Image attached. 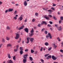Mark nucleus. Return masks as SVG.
I'll return each instance as SVG.
<instances>
[{
  "label": "nucleus",
  "mask_w": 63,
  "mask_h": 63,
  "mask_svg": "<svg viewBox=\"0 0 63 63\" xmlns=\"http://www.w3.org/2000/svg\"><path fill=\"white\" fill-rule=\"evenodd\" d=\"M20 53L21 55L23 54V51H20Z\"/></svg>",
  "instance_id": "nucleus-24"
},
{
  "label": "nucleus",
  "mask_w": 63,
  "mask_h": 63,
  "mask_svg": "<svg viewBox=\"0 0 63 63\" xmlns=\"http://www.w3.org/2000/svg\"><path fill=\"white\" fill-rule=\"evenodd\" d=\"M37 27H34V29H37Z\"/></svg>",
  "instance_id": "nucleus-58"
},
{
  "label": "nucleus",
  "mask_w": 63,
  "mask_h": 63,
  "mask_svg": "<svg viewBox=\"0 0 63 63\" xmlns=\"http://www.w3.org/2000/svg\"><path fill=\"white\" fill-rule=\"evenodd\" d=\"M61 22H62V20H60L59 21V23L60 24L61 23Z\"/></svg>",
  "instance_id": "nucleus-40"
},
{
  "label": "nucleus",
  "mask_w": 63,
  "mask_h": 63,
  "mask_svg": "<svg viewBox=\"0 0 63 63\" xmlns=\"http://www.w3.org/2000/svg\"><path fill=\"white\" fill-rule=\"evenodd\" d=\"M45 45L46 46H47L48 45V43L47 42H46L45 43Z\"/></svg>",
  "instance_id": "nucleus-19"
},
{
  "label": "nucleus",
  "mask_w": 63,
  "mask_h": 63,
  "mask_svg": "<svg viewBox=\"0 0 63 63\" xmlns=\"http://www.w3.org/2000/svg\"><path fill=\"white\" fill-rule=\"evenodd\" d=\"M6 29L7 30H10V28L9 26H7L6 28Z\"/></svg>",
  "instance_id": "nucleus-31"
},
{
  "label": "nucleus",
  "mask_w": 63,
  "mask_h": 63,
  "mask_svg": "<svg viewBox=\"0 0 63 63\" xmlns=\"http://www.w3.org/2000/svg\"><path fill=\"white\" fill-rule=\"evenodd\" d=\"M56 6V4H53V7H54L55 6Z\"/></svg>",
  "instance_id": "nucleus-55"
},
{
  "label": "nucleus",
  "mask_w": 63,
  "mask_h": 63,
  "mask_svg": "<svg viewBox=\"0 0 63 63\" xmlns=\"http://www.w3.org/2000/svg\"><path fill=\"white\" fill-rule=\"evenodd\" d=\"M51 9L52 10H55V8H54L53 7H52L51 8Z\"/></svg>",
  "instance_id": "nucleus-39"
},
{
  "label": "nucleus",
  "mask_w": 63,
  "mask_h": 63,
  "mask_svg": "<svg viewBox=\"0 0 63 63\" xmlns=\"http://www.w3.org/2000/svg\"><path fill=\"white\" fill-rule=\"evenodd\" d=\"M22 16H23V15H22L21 16L18 18V20L20 21H21L22 20V19H23V18Z\"/></svg>",
  "instance_id": "nucleus-1"
},
{
  "label": "nucleus",
  "mask_w": 63,
  "mask_h": 63,
  "mask_svg": "<svg viewBox=\"0 0 63 63\" xmlns=\"http://www.w3.org/2000/svg\"><path fill=\"white\" fill-rule=\"evenodd\" d=\"M48 16H49V17H52V16H51V15L49 14L48 15Z\"/></svg>",
  "instance_id": "nucleus-44"
},
{
  "label": "nucleus",
  "mask_w": 63,
  "mask_h": 63,
  "mask_svg": "<svg viewBox=\"0 0 63 63\" xmlns=\"http://www.w3.org/2000/svg\"><path fill=\"white\" fill-rule=\"evenodd\" d=\"M13 11V9H9L8 10V12H12Z\"/></svg>",
  "instance_id": "nucleus-15"
},
{
  "label": "nucleus",
  "mask_w": 63,
  "mask_h": 63,
  "mask_svg": "<svg viewBox=\"0 0 63 63\" xmlns=\"http://www.w3.org/2000/svg\"><path fill=\"white\" fill-rule=\"evenodd\" d=\"M49 55V54H48L45 55V57H47V56L48 55Z\"/></svg>",
  "instance_id": "nucleus-27"
},
{
  "label": "nucleus",
  "mask_w": 63,
  "mask_h": 63,
  "mask_svg": "<svg viewBox=\"0 0 63 63\" xmlns=\"http://www.w3.org/2000/svg\"><path fill=\"white\" fill-rule=\"evenodd\" d=\"M24 30L25 31L27 32V33H28V29L27 28H25L24 29Z\"/></svg>",
  "instance_id": "nucleus-5"
},
{
  "label": "nucleus",
  "mask_w": 63,
  "mask_h": 63,
  "mask_svg": "<svg viewBox=\"0 0 63 63\" xmlns=\"http://www.w3.org/2000/svg\"><path fill=\"white\" fill-rule=\"evenodd\" d=\"M9 12V10H6L5 11V13H7V12Z\"/></svg>",
  "instance_id": "nucleus-53"
},
{
  "label": "nucleus",
  "mask_w": 63,
  "mask_h": 63,
  "mask_svg": "<svg viewBox=\"0 0 63 63\" xmlns=\"http://www.w3.org/2000/svg\"><path fill=\"white\" fill-rule=\"evenodd\" d=\"M11 3H12V4H15V2L14 1H12Z\"/></svg>",
  "instance_id": "nucleus-60"
},
{
  "label": "nucleus",
  "mask_w": 63,
  "mask_h": 63,
  "mask_svg": "<svg viewBox=\"0 0 63 63\" xmlns=\"http://www.w3.org/2000/svg\"><path fill=\"white\" fill-rule=\"evenodd\" d=\"M45 30V29L44 28H43V29H42L41 30V31L42 32H43L44 31V30Z\"/></svg>",
  "instance_id": "nucleus-42"
},
{
  "label": "nucleus",
  "mask_w": 63,
  "mask_h": 63,
  "mask_svg": "<svg viewBox=\"0 0 63 63\" xmlns=\"http://www.w3.org/2000/svg\"><path fill=\"white\" fill-rule=\"evenodd\" d=\"M35 51H34L33 50V49H31V53H34V52Z\"/></svg>",
  "instance_id": "nucleus-20"
},
{
  "label": "nucleus",
  "mask_w": 63,
  "mask_h": 63,
  "mask_svg": "<svg viewBox=\"0 0 63 63\" xmlns=\"http://www.w3.org/2000/svg\"><path fill=\"white\" fill-rule=\"evenodd\" d=\"M29 42V40H27V41L26 42L27 44H28Z\"/></svg>",
  "instance_id": "nucleus-54"
},
{
  "label": "nucleus",
  "mask_w": 63,
  "mask_h": 63,
  "mask_svg": "<svg viewBox=\"0 0 63 63\" xmlns=\"http://www.w3.org/2000/svg\"><path fill=\"white\" fill-rule=\"evenodd\" d=\"M41 24L39 23L37 25L38 27H41Z\"/></svg>",
  "instance_id": "nucleus-29"
},
{
  "label": "nucleus",
  "mask_w": 63,
  "mask_h": 63,
  "mask_svg": "<svg viewBox=\"0 0 63 63\" xmlns=\"http://www.w3.org/2000/svg\"><path fill=\"white\" fill-rule=\"evenodd\" d=\"M35 15L36 16H38V13H35Z\"/></svg>",
  "instance_id": "nucleus-32"
},
{
  "label": "nucleus",
  "mask_w": 63,
  "mask_h": 63,
  "mask_svg": "<svg viewBox=\"0 0 63 63\" xmlns=\"http://www.w3.org/2000/svg\"><path fill=\"white\" fill-rule=\"evenodd\" d=\"M47 26H48V27H51V25H50L48 24L47 25Z\"/></svg>",
  "instance_id": "nucleus-37"
},
{
  "label": "nucleus",
  "mask_w": 63,
  "mask_h": 63,
  "mask_svg": "<svg viewBox=\"0 0 63 63\" xmlns=\"http://www.w3.org/2000/svg\"><path fill=\"white\" fill-rule=\"evenodd\" d=\"M45 24V25H47V23L45 21H42L41 24Z\"/></svg>",
  "instance_id": "nucleus-9"
},
{
  "label": "nucleus",
  "mask_w": 63,
  "mask_h": 63,
  "mask_svg": "<svg viewBox=\"0 0 63 63\" xmlns=\"http://www.w3.org/2000/svg\"><path fill=\"white\" fill-rule=\"evenodd\" d=\"M6 40H8V41H9V40H10V38H9V37H6Z\"/></svg>",
  "instance_id": "nucleus-47"
},
{
  "label": "nucleus",
  "mask_w": 63,
  "mask_h": 63,
  "mask_svg": "<svg viewBox=\"0 0 63 63\" xmlns=\"http://www.w3.org/2000/svg\"><path fill=\"white\" fill-rule=\"evenodd\" d=\"M44 17L47 20H49V17H47V15H45L44 16Z\"/></svg>",
  "instance_id": "nucleus-6"
},
{
  "label": "nucleus",
  "mask_w": 63,
  "mask_h": 63,
  "mask_svg": "<svg viewBox=\"0 0 63 63\" xmlns=\"http://www.w3.org/2000/svg\"><path fill=\"white\" fill-rule=\"evenodd\" d=\"M61 44L62 45V47H63V42H62L61 43Z\"/></svg>",
  "instance_id": "nucleus-63"
},
{
  "label": "nucleus",
  "mask_w": 63,
  "mask_h": 63,
  "mask_svg": "<svg viewBox=\"0 0 63 63\" xmlns=\"http://www.w3.org/2000/svg\"><path fill=\"white\" fill-rule=\"evenodd\" d=\"M8 57L10 59L11 58V56H10V54H8Z\"/></svg>",
  "instance_id": "nucleus-18"
},
{
  "label": "nucleus",
  "mask_w": 63,
  "mask_h": 63,
  "mask_svg": "<svg viewBox=\"0 0 63 63\" xmlns=\"http://www.w3.org/2000/svg\"><path fill=\"white\" fill-rule=\"evenodd\" d=\"M60 51H61V52H62V53H63V50H62V49H61Z\"/></svg>",
  "instance_id": "nucleus-56"
},
{
  "label": "nucleus",
  "mask_w": 63,
  "mask_h": 63,
  "mask_svg": "<svg viewBox=\"0 0 63 63\" xmlns=\"http://www.w3.org/2000/svg\"><path fill=\"white\" fill-rule=\"evenodd\" d=\"M41 60L42 62V63H44V60L41 59Z\"/></svg>",
  "instance_id": "nucleus-36"
},
{
  "label": "nucleus",
  "mask_w": 63,
  "mask_h": 63,
  "mask_svg": "<svg viewBox=\"0 0 63 63\" xmlns=\"http://www.w3.org/2000/svg\"><path fill=\"white\" fill-rule=\"evenodd\" d=\"M13 60H15L16 59V56H13Z\"/></svg>",
  "instance_id": "nucleus-33"
},
{
  "label": "nucleus",
  "mask_w": 63,
  "mask_h": 63,
  "mask_svg": "<svg viewBox=\"0 0 63 63\" xmlns=\"http://www.w3.org/2000/svg\"><path fill=\"white\" fill-rule=\"evenodd\" d=\"M28 56V54H26L24 55L23 56V58L24 59H27V58L26 57Z\"/></svg>",
  "instance_id": "nucleus-4"
},
{
  "label": "nucleus",
  "mask_w": 63,
  "mask_h": 63,
  "mask_svg": "<svg viewBox=\"0 0 63 63\" xmlns=\"http://www.w3.org/2000/svg\"><path fill=\"white\" fill-rule=\"evenodd\" d=\"M48 12H53V11L52 10H49L47 11Z\"/></svg>",
  "instance_id": "nucleus-34"
},
{
  "label": "nucleus",
  "mask_w": 63,
  "mask_h": 63,
  "mask_svg": "<svg viewBox=\"0 0 63 63\" xmlns=\"http://www.w3.org/2000/svg\"><path fill=\"white\" fill-rule=\"evenodd\" d=\"M2 42L3 43H4V42H5V39L4 38L2 39Z\"/></svg>",
  "instance_id": "nucleus-43"
},
{
  "label": "nucleus",
  "mask_w": 63,
  "mask_h": 63,
  "mask_svg": "<svg viewBox=\"0 0 63 63\" xmlns=\"http://www.w3.org/2000/svg\"><path fill=\"white\" fill-rule=\"evenodd\" d=\"M12 46V45L11 44H8L7 45V47H11Z\"/></svg>",
  "instance_id": "nucleus-17"
},
{
  "label": "nucleus",
  "mask_w": 63,
  "mask_h": 63,
  "mask_svg": "<svg viewBox=\"0 0 63 63\" xmlns=\"http://www.w3.org/2000/svg\"><path fill=\"white\" fill-rule=\"evenodd\" d=\"M2 45H3V44H1L0 45V47H1V46H2Z\"/></svg>",
  "instance_id": "nucleus-62"
},
{
  "label": "nucleus",
  "mask_w": 63,
  "mask_h": 63,
  "mask_svg": "<svg viewBox=\"0 0 63 63\" xmlns=\"http://www.w3.org/2000/svg\"><path fill=\"white\" fill-rule=\"evenodd\" d=\"M48 36L49 37L50 39H51L52 38V36L51 35V34L49 33H48Z\"/></svg>",
  "instance_id": "nucleus-10"
},
{
  "label": "nucleus",
  "mask_w": 63,
  "mask_h": 63,
  "mask_svg": "<svg viewBox=\"0 0 63 63\" xmlns=\"http://www.w3.org/2000/svg\"><path fill=\"white\" fill-rule=\"evenodd\" d=\"M49 23L50 24H52L53 23L51 21H49Z\"/></svg>",
  "instance_id": "nucleus-48"
},
{
  "label": "nucleus",
  "mask_w": 63,
  "mask_h": 63,
  "mask_svg": "<svg viewBox=\"0 0 63 63\" xmlns=\"http://www.w3.org/2000/svg\"><path fill=\"white\" fill-rule=\"evenodd\" d=\"M53 47H54V48L55 49L56 47H57V46L55 45V44H54L53 45Z\"/></svg>",
  "instance_id": "nucleus-14"
},
{
  "label": "nucleus",
  "mask_w": 63,
  "mask_h": 63,
  "mask_svg": "<svg viewBox=\"0 0 63 63\" xmlns=\"http://www.w3.org/2000/svg\"><path fill=\"white\" fill-rule=\"evenodd\" d=\"M43 47H42L40 49V50L41 51H42L43 50Z\"/></svg>",
  "instance_id": "nucleus-46"
},
{
  "label": "nucleus",
  "mask_w": 63,
  "mask_h": 63,
  "mask_svg": "<svg viewBox=\"0 0 63 63\" xmlns=\"http://www.w3.org/2000/svg\"><path fill=\"white\" fill-rule=\"evenodd\" d=\"M60 19L61 20H63V17H60Z\"/></svg>",
  "instance_id": "nucleus-51"
},
{
  "label": "nucleus",
  "mask_w": 63,
  "mask_h": 63,
  "mask_svg": "<svg viewBox=\"0 0 63 63\" xmlns=\"http://www.w3.org/2000/svg\"><path fill=\"white\" fill-rule=\"evenodd\" d=\"M26 39L27 41H29V39H30V38L29 37H27Z\"/></svg>",
  "instance_id": "nucleus-26"
},
{
  "label": "nucleus",
  "mask_w": 63,
  "mask_h": 63,
  "mask_svg": "<svg viewBox=\"0 0 63 63\" xmlns=\"http://www.w3.org/2000/svg\"><path fill=\"white\" fill-rule=\"evenodd\" d=\"M13 61H12L11 60H9L8 61V63H13Z\"/></svg>",
  "instance_id": "nucleus-11"
},
{
  "label": "nucleus",
  "mask_w": 63,
  "mask_h": 63,
  "mask_svg": "<svg viewBox=\"0 0 63 63\" xmlns=\"http://www.w3.org/2000/svg\"><path fill=\"white\" fill-rule=\"evenodd\" d=\"M19 37V35L18 33H17L16 35V36L15 37L16 39H18Z\"/></svg>",
  "instance_id": "nucleus-3"
},
{
  "label": "nucleus",
  "mask_w": 63,
  "mask_h": 63,
  "mask_svg": "<svg viewBox=\"0 0 63 63\" xmlns=\"http://www.w3.org/2000/svg\"><path fill=\"white\" fill-rule=\"evenodd\" d=\"M24 27V26H22L20 28H19L18 29V30H21V29H23V28Z\"/></svg>",
  "instance_id": "nucleus-7"
},
{
  "label": "nucleus",
  "mask_w": 63,
  "mask_h": 63,
  "mask_svg": "<svg viewBox=\"0 0 63 63\" xmlns=\"http://www.w3.org/2000/svg\"><path fill=\"white\" fill-rule=\"evenodd\" d=\"M27 61V60L26 59H23V63H25Z\"/></svg>",
  "instance_id": "nucleus-12"
},
{
  "label": "nucleus",
  "mask_w": 63,
  "mask_h": 63,
  "mask_svg": "<svg viewBox=\"0 0 63 63\" xmlns=\"http://www.w3.org/2000/svg\"><path fill=\"white\" fill-rule=\"evenodd\" d=\"M16 47H17L16 48H18V47H19V45H17Z\"/></svg>",
  "instance_id": "nucleus-64"
},
{
  "label": "nucleus",
  "mask_w": 63,
  "mask_h": 63,
  "mask_svg": "<svg viewBox=\"0 0 63 63\" xmlns=\"http://www.w3.org/2000/svg\"><path fill=\"white\" fill-rule=\"evenodd\" d=\"M30 41L31 42H33V41H34V38H32L30 39Z\"/></svg>",
  "instance_id": "nucleus-13"
},
{
  "label": "nucleus",
  "mask_w": 63,
  "mask_h": 63,
  "mask_svg": "<svg viewBox=\"0 0 63 63\" xmlns=\"http://www.w3.org/2000/svg\"><path fill=\"white\" fill-rule=\"evenodd\" d=\"M29 58L30 60L31 61H32L33 60V58H32V57H30Z\"/></svg>",
  "instance_id": "nucleus-25"
},
{
  "label": "nucleus",
  "mask_w": 63,
  "mask_h": 63,
  "mask_svg": "<svg viewBox=\"0 0 63 63\" xmlns=\"http://www.w3.org/2000/svg\"><path fill=\"white\" fill-rule=\"evenodd\" d=\"M48 57L49 58H51V55H49L48 56Z\"/></svg>",
  "instance_id": "nucleus-50"
},
{
  "label": "nucleus",
  "mask_w": 63,
  "mask_h": 63,
  "mask_svg": "<svg viewBox=\"0 0 63 63\" xmlns=\"http://www.w3.org/2000/svg\"><path fill=\"white\" fill-rule=\"evenodd\" d=\"M34 35V34L33 33H32L30 34L29 35V37H32Z\"/></svg>",
  "instance_id": "nucleus-16"
},
{
  "label": "nucleus",
  "mask_w": 63,
  "mask_h": 63,
  "mask_svg": "<svg viewBox=\"0 0 63 63\" xmlns=\"http://www.w3.org/2000/svg\"><path fill=\"white\" fill-rule=\"evenodd\" d=\"M52 58L54 60H56L57 59V58L53 55L52 56Z\"/></svg>",
  "instance_id": "nucleus-2"
},
{
  "label": "nucleus",
  "mask_w": 63,
  "mask_h": 63,
  "mask_svg": "<svg viewBox=\"0 0 63 63\" xmlns=\"http://www.w3.org/2000/svg\"><path fill=\"white\" fill-rule=\"evenodd\" d=\"M43 9L45 11H46V10H48V9L47 8H43Z\"/></svg>",
  "instance_id": "nucleus-22"
},
{
  "label": "nucleus",
  "mask_w": 63,
  "mask_h": 63,
  "mask_svg": "<svg viewBox=\"0 0 63 63\" xmlns=\"http://www.w3.org/2000/svg\"><path fill=\"white\" fill-rule=\"evenodd\" d=\"M24 22H27V19L26 18Z\"/></svg>",
  "instance_id": "nucleus-57"
},
{
  "label": "nucleus",
  "mask_w": 63,
  "mask_h": 63,
  "mask_svg": "<svg viewBox=\"0 0 63 63\" xmlns=\"http://www.w3.org/2000/svg\"><path fill=\"white\" fill-rule=\"evenodd\" d=\"M24 4L25 6H26L27 5V3L26 1H24Z\"/></svg>",
  "instance_id": "nucleus-8"
},
{
  "label": "nucleus",
  "mask_w": 63,
  "mask_h": 63,
  "mask_svg": "<svg viewBox=\"0 0 63 63\" xmlns=\"http://www.w3.org/2000/svg\"><path fill=\"white\" fill-rule=\"evenodd\" d=\"M19 49L20 50V51H23V48H22V47H21L19 48Z\"/></svg>",
  "instance_id": "nucleus-21"
},
{
  "label": "nucleus",
  "mask_w": 63,
  "mask_h": 63,
  "mask_svg": "<svg viewBox=\"0 0 63 63\" xmlns=\"http://www.w3.org/2000/svg\"><path fill=\"white\" fill-rule=\"evenodd\" d=\"M17 13V11H15L14 12V14L15 15H16Z\"/></svg>",
  "instance_id": "nucleus-41"
},
{
  "label": "nucleus",
  "mask_w": 63,
  "mask_h": 63,
  "mask_svg": "<svg viewBox=\"0 0 63 63\" xmlns=\"http://www.w3.org/2000/svg\"><path fill=\"white\" fill-rule=\"evenodd\" d=\"M51 47H50V48H48V50H49V51H50V50H51Z\"/></svg>",
  "instance_id": "nucleus-49"
},
{
  "label": "nucleus",
  "mask_w": 63,
  "mask_h": 63,
  "mask_svg": "<svg viewBox=\"0 0 63 63\" xmlns=\"http://www.w3.org/2000/svg\"><path fill=\"white\" fill-rule=\"evenodd\" d=\"M36 20V19H33L32 20V22H34L35 21V20Z\"/></svg>",
  "instance_id": "nucleus-38"
},
{
  "label": "nucleus",
  "mask_w": 63,
  "mask_h": 63,
  "mask_svg": "<svg viewBox=\"0 0 63 63\" xmlns=\"http://www.w3.org/2000/svg\"><path fill=\"white\" fill-rule=\"evenodd\" d=\"M31 33H33L34 32V29L33 28L32 29V30L31 31Z\"/></svg>",
  "instance_id": "nucleus-30"
},
{
  "label": "nucleus",
  "mask_w": 63,
  "mask_h": 63,
  "mask_svg": "<svg viewBox=\"0 0 63 63\" xmlns=\"http://www.w3.org/2000/svg\"><path fill=\"white\" fill-rule=\"evenodd\" d=\"M25 52H28V49H26L25 50Z\"/></svg>",
  "instance_id": "nucleus-35"
},
{
  "label": "nucleus",
  "mask_w": 63,
  "mask_h": 63,
  "mask_svg": "<svg viewBox=\"0 0 63 63\" xmlns=\"http://www.w3.org/2000/svg\"><path fill=\"white\" fill-rule=\"evenodd\" d=\"M45 33L46 34H47V31H45Z\"/></svg>",
  "instance_id": "nucleus-52"
},
{
  "label": "nucleus",
  "mask_w": 63,
  "mask_h": 63,
  "mask_svg": "<svg viewBox=\"0 0 63 63\" xmlns=\"http://www.w3.org/2000/svg\"><path fill=\"white\" fill-rule=\"evenodd\" d=\"M58 30L59 31H61V29H60V28H59L58 29Z\"/></svg>",
  "instance_id": "nucleus-61"
},
{
  "label": "nucleus",
  "mask_w": 63,
  "mask_h": 63,
  "mask_svg": "<svg viewBox=\"0 0 63 63\" xmlns=\"http://www.w3.org/2000/svg\"><path fill=\"white\" fill-rule=\"evenodd\" d=\"M14 18L15 20H16L17 19V17H14Z\"/></svg>",
  "instance_id": "nucleus-59"
},
{
  "label": "nucleus",
  "mask_w": 63,
  "mask_h": 63,
  "mask_svg": "<svg viewBox=\"0 0 63 63\" xmlns=\"http://www.w3.org/2000/svg\"><path fill=\"white\" fill-rule=\"evenodd\" d=\"M53 18L55 20H57V18H56L55 17H53Z\"/></svg>",
  "instance_id": "nucleus-45"
},
{
  "label": "nucleus",
  "mask_w": 63,
  "mask_h": 63,
  "mask_svg": "<svg viewBox=\"0 0 63 63\" xmlns=\"http://www.w3.org/2000/svg\"><path fill=\"white\" fill-rule=\"evenodd\" d=\"M62 7V8H63V6H62V5L61 6V7H60V10H63V9L62 8V7Z\"/></svg>",
  "instance_id": "nucleus-23"
},
{
  "label": "nucleus",
  "mask_w": 63,
  "mask_h": 63,
  "mask_svg": "<svg viewBox=\"0 0 63 63\" xmlns=\"http://www.w3.org/2000/svg\"><path fill=\"white\" fill-rule=\"evenodd\" d=\"M18 50V48H16V49H14V51L15 52H16Z\"/></svg>",
  "instance_id": "nucleus-28"
}]
</instances>
